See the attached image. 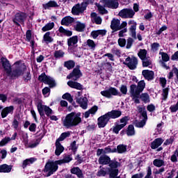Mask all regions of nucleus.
<instances>
[{
	"label": "nucleus",
	"instance_id": "obj_1",
	"mask_svg": "<svg viewBox=\"0 0 178 178\" xmlns=\"http://www.w3.org/2000/svg\"><path fill=\"white\" fill-rule=\"evenodd\" d=\"M81 123V113L72 112L67 114L65 119L63 120L64 127L70 129V127H76Z\"/></svg>",
	"mask_w": 178,
	"mask_h": 178
},
{
	"label": "nucleus",
	"instance_id": "obj_2",
	"mask_svg": "<svg viewBox=\"0 0 178 178\" xmlns=\"http://www.w3.org/2000/svg\"><path fill=\"white\" fill-rule=\"evenodd\" d=\"M144 88H145V81L144 80L140 81L138 83V85L132 84L130 86V94L131 95H140L143 91H144Z\"/></svg>",
	"mask_w": 178,
	"mask_h": 178
},
{
	"label": "nucleus",
	"instance_id": "obj_3",
	"mask_svg": "<svg viewBox=\"0 0 178 178\" xmlns=\"http://www.w3.org/2000/svg\"><path fill=\"white\" fill-rule=\"evenodd\" d=\"M58 163L56 161H49L46 163L44 169V173H46L45 177H49V176L54 175L56 170H58Z\"/></svg>",
	"mask_w": 178,
	"mask_h": 178
},
{
	"label": "nucleus",
	"instance_id": "obj_4",
	"mask_svg": "<svg viewBox=\"0 0 178 178\" xmlns=\"http://www.w3.org/2000/svg\"><path fill=\"white\" fill-rule=\"evenodd\" d=\"M37 108L40 116H44V112L47 116H51L54 113V111L49 106L43 105L41 102L38 103Z\"/></svg>",
	"mask_w": 178,
	"mask_h": 178
},
{
	"label": "nucleus",
	"instance_id": "obj_5",
	"mask_svg": "<svg viewBox=\"0 0 178 178\" xmlns=\"http://www.w3.org/2000/svg\"><path fill=\"white\" fill-rule=\"evenodd\" d=\"M14 66L15 69L13 72V76L15 77H19V76H22L26 72V65L20 63V62H16Z\"/></svg>",
	"mask_w": 178,
	"mask_h": 178
},
{
	"label": "nucleus",
	"instance_id": "obj_6",
	"mask_svg": "<svg viewBox=\"0 0 178 178\" xmlns=\"http://www.w3.org/2000/svg\"><path fill=\"white\" fill-rule=\"evenodd\" d=\"M27 18V15L26 13L23 12H18L15 14L14 18L13 19V23L16 24V26H20V24H24V21Z\"/></svg>",
	"mask_w": 178,
	"mask_h": 178
},
{
	"label": "nucleus",
	"instance_id": "obj_7",
	"mask_svg": "<svg viewBox=\"0 0 178 178\" xmlns=\"http://www.w3.org/2000/svg\"><path fill=\"white\" fill-rule=\"evenodd\" d=\"M124 65L128 66L131 70H134V69H137V65H138V60L136 57H128L125 59V62Z\"/></svg>",
	"mask_w": 178,
	"mask_h": 178
},
{
	"label": "nucleus",
	"instance_id": "obj_8",
	"mask_svg": "<svg viewBox=\"0 0 178 178\" xmlns=\"http://www.w3.org/2000/svg\"><path fill=\"white\" fill-rule=\"evenodd\" d=\"M134 15H136V13L133 9L124 8L119 12V16L122 19H133Z\"/></svg>",
	"mask_w": 178,
	"mask_h": 178
},
{
	"label": "nucleus",
	"instance_id": "obj_9",
	"mask_svg": "<svg viewBox=\"0 0 178 178\" xmlns=\"http://www.w3.org/2000/svg\"><path fill=\"white\" fill-rule=\"evenodd\" d=\"M40 81H42L44 84H48L49 87H55V80L52 79L51 76H47L45 73H42L39 76Z\"/></svg>",
	"mask_w": 178,
	"mask_h": 178
},
{
	"label": "nucleus",
	"instance_id": "obj_10",
	"mask_svg": "<svg viewBox=\"0 0 178 178\" xmlns=\"http://www.w3.org/2000/svg\"><path fill=\"white\" fill-rule=\"evenodd\" d=\"M100 2L106 8H109L110 9H118L119 8V0H101Z\"/></svg>",
	"mask_w": 178,
	"mask_h": 178
},
{
	"label": "nucleus",
	"instance_id": "obj_11",
	"mask_svg": "<svg viewBox=\"0 0 178 178\" xmlns=\"http://www.w3.org/2000/svg\"><path fill=\"white\" fill-rule=\"evenodd\" d=\"M87 8V4L86 3H78L75 5L72 9V15H79L80 13H83L86 8Z\"/></svg>",
	"mask_w": 178,
	"mask_h": 178
},
{
	"label": "nucleus",
	"instance_id": "obj_12",
	"mask_svg": "<svg viewBox=\"0 0 178 178\" xmlns=\"http://www.w3.org/2000/svg\"><path fill=\"white\" fill-rule=\"evenodd\" d=\"M119 94V90L115 88H110L108 90H103L101 95L106 98H112V95L116 96Z\"/></svg>",
	"mask_w": 178,
	"mask_h": 178
},
{
	"label": "nucleus",
	"instance_id": "obj_13",
	"mask_svg": "<svg viewBox=\"0 0 178 178\" xmlns=\"http://www.w3.org/2000/svg\"><path fill=\"white\" fill-rule=\"evenodd\" d=\"M129 27V33L132 37V38H134L135 40L137 39V32L136 30H137V22L133 19H130L128 22Z\"/></svg>",
	"mask_w": 178,
	"mask_h": 178
},
{
	"label": "nucleus",
	"instance_id": "obj_14",
	"mask_svg": "<svg viewBox=\"0 0 178 178\" xmlns=\"http://www.w3.org/2000/svg\"><path fill=\"white\" fill-rule=\"evenodd\" d=\"M81 92H78L76 96V102L81 105L82 109H87L88 104H87V97H81Z\"/></svg>",
	"mask_w": 178,
	"mask_h": 178
},
{
	"label": "nucleus",
	"instance_id": "obj_15",
	"mask_svg": "<svg viewBox=\"0 0 178 178\" xmlns=\"http://www.w3.org/2000/svg\"><path fill=\"white\" fill-rule=\"evenodd\" d=\"M82 74L81 71H80V69L79 67H76L73 70L72 73H70L67 76V79H71L72 80H74L76 81V80H79L80 77H81Z\"/></svg>",
	"mask_w": 178,
	"mask_h": 178
},
{
	"label": "nucleus",
	"instance_id": "obj_16",
	"mask_svg": "<svg viewBox=\"0 0 178 178\" xmlns=\"http://www.w3.org/2000/svg\"><path fill=\"white\" fill-rule=\"evenodd\" d=\"M2 66L7 73V74L10 75L12 73V67H10V63H9V60L5 58H1Z\"/></svg>",
	"mask_w": 178,
	"mask_h": 178
},
{
	"label": "nucleus",
	"instance_id": "obj_17",
	"mask_svg": "<svg viewBox=\"0 0 178 178\" xmlns=\"http://www.w3.org/2000/svg\"><path fill=\"white\" fill-rule=\"evenodd\" d=\"M99 127H105L108 122H109V118L107 114H105L99 117L97 120Z\"/></svg>",
	"mask_w": 178,
	"mask_h": 178
},
{
	"label": "nucleus",
	"instance_id": "obj_18",
	"mask_svg": "<svg viewBox=\"0 0 178 178\" xmlns=\"http://www.w3.org/2000/svg\"><path fill=\"white\" fill-rule=\"evenodd\" d=\"M108 119H118L122 116V111L119 110H112L111 111L106 113Z\"/></svg>",
	"mask_w": 178,
	"mask_h": 178
},
{
	"label": "nucleus",
	"instance_id": "obj_19",
	"mask_svg": "<svg viewBox=\"0 0 178 178\" xmlns=\"http://www.w3.org/2000/svg\"><path fill=\"white\" fill-rule=\"evenodd\" d=\"M111 29L113 31H119L120 30V20L118 19H113L111 24Z\"/></svg>",
	"mask_w": 178,
	"mask_h": 178
},
{
	"label": "nucleus",
	"instance_id": "obj_20",
	"mask_svg": "<svg viewBox=\"0 0 178 178\" xmlns=\"http://www.w3.org/2000/svg\"><path fill=\"white\" fill-rule=\"evenodd\" d=\"M163 143L162 138H156L150 145L152 149H156L159 147H161Z\"/></svg>",
	"mask_w": 178,
	"mask_h": 178
},
{
	"label": "nucleus",
	"instance_id": "obj_21",
	"mask_svg": "<svg viewBox=\"0 0 178 178\" xmlns=\"http://www.w3.org/2000/svg\"><path fill=\"white\" fill-rule=\"evenodd\" d=\"M99 165H108L111 162V158L105 154L100 156L98 161Z\"/></svg>",
	"mask_w": 178,
	"mask_h": 178
},
{
	"label": "nucleus",
	"instance_id": "obj_22",
	"mask_svg": "<svg viewBox=\"0 0 178 178\" xmlns=\"http://www.w3.org/2000/svg\"><path fill=\"white\" fill-rule=\"evenodd\" d=\"M13 166L8 164H3L0 165V173H10Z\"/></svg>",
	"mask_w": 178,
	"mask_h": 178
},
{
	"label": "nucleus",
	"instance_id": "obj_23",
	"mask_svg": "<svg viewBox=\"0 0 178 178\" xmlns=\"http://www.w3.org/2000/svg\"><path fill=\"white\" fill-rule=\"evenodd\" d=\"M36 161H37V158H35V157H31V158L24 160L22 162L23 169H25L26 166H30V165H33V163H34V162H36Z\"/></svg>",
	"mask_w": 178,
	"mask_h": 178
},
{
	"label": "nucleus",
	"instance_id": "obj_24",
	"mask_svg": "<svg viewBox=\"0 0 178 178\" xmlns=\"http://www.w3.org/2000/svg\"><path fill=\"white\" fill-rule=\"evenodd\" d=\"M78 42H79V39L77 36H72V38L68 39L67 44H68L69 49H73V47H74V45H76V44H77Z\"/></svg>",
	"mask_w": 178,
	"mask_h": 178
},
{
	"label": "nucleus",
	"instance_id": "obj_25",
	"mask_svg": "<svg viewBox=\"0 0 178 178\" xmlns=\"http://www.w3.org/2000/svg\"><path fill=\"white\" fill-rule=\"evenodd\" d=\"M143 76L146 80H152L154 79V72L148 70H145L142 72Z\"/></svg>",
	"mask_w": 178,
	"mask_h": 178
},
{
	"label": "nucleus",
	"instance_id": "obj_26",
	"mask_svg": "<svg viewBox=\"0 0 178 178\" xmlns=\"http://www.w3.org/2000/svg\"><path fill=\"white\" fill-rule=\"evenodd\" d=\"M13 106H10L8 107H6L4 109L1 111V118L4 119V118H6L9 113H12L13 112Z\"/></svg>",
	"mask_w": 178,
	"mask_h": 178
},
{
	"label": "nucleus",
	"instance_id": "obj_27",
	"mask_svg": "<svg viewBox=\"0 0 178 178\" xmlns=\"http://www.w3.org/2000/svg\"><path fill=\"white\" fill-rule=\"evenodd\" d=\"M70 172L72 175H76L79 178H83V171L79 167H74L70 170Z\"/></svg>",
	"mask_w": 178,
	"mask_h": 178
},
{
	"label": "nucleus",
	"instance_id": "obj_28",
	"mask_svg": "<svg viewBox=\"0 0 178 178\" xmlns=\"http://www.w3.org/2000/svg\"><path fill=\"white\" fill-rule=\"evenodd\" d=\"M91 35L92 38L95 40L99 35L104 36L106 34V30H97V31H93L91 32Z\"/></svg>",
	"mask_w": 178,
	"mask_h": 178
},
{
	"label": "nucleus",
	"instance_id": "obj_29",
	"mask_svg": "<svg viewBox=\"0 0 178 178\" xmlns=\"http://www.w3.org/2000/svg\"><path fill=\"white\" fill-rule=\"evenodd\" d=\"M65 151V147H63L60 142H58L57 140L56 141V150H55V154L57 156H59L62 152Z\"/></svg>",
	"mask_w": 178,
	"mask_h": 178
},
{
	"label": "nucleus",
	"instance_id": "obj_30",
	"mask_svg": "<svg viewBox=\"0 0 178 178\" xmlns=\"http://www.w3.org/2000/svg\"><path fill=\"white\" fill-rule=\"evenodd\" d=\"M44 9H51V8H58L59 5L55 1H49L48 3L42 5Z\"/></svg>",
	"mask_w": 178,
	"mask_h": 178
},
{
	"label": "nucleus",
	"instance_id": "obj_31",
	"mask_svg": "<svg viewBox=\"0 0 178 178\" xmlns=\"http://www.w3.org/2000/svg\"><path fill=\"white\" fill-rule=\"evenodd\" d=\"M73 22H74V18H73L70 16H67V17H65L62 19L61 24L63 26H69L70 24H72V23H73Z\"/></svg>",
	"mask_w": 178,
	"mask_h": 178
},
{
	"label": "nucleus",
	"instance_id": "obj_32",
	"mask_svg": "<svg viewBox=\"0 0 178 178\" xmlns=\"http://www.w3.org/2000/svg\"><path fill=\"white\" fill-rule=\"evenodd\" d=\"M16 137H17V133H14L13 136L10 138H5L0 142V147H3V145H6L9 141L11 140H16Z\"/></svg>",
	"mask_w": 178,
	"mask_h": 178
},
{
	"label": "nucleus",
	"instance_id": "obj_33",
	"mask_svg": "<svg viewBox=\"0 0 178 178\" xmlns=\"http://www.w3.org/2000/svg\"><path fill=\"white\" fill-rule=\"evenodd\" d=\"M67 86L70 87L71 88H76V90H81V84H80L78 82H75L73 81H70L67 82Z\"/></svg>",
	"mask_w": 178,
	"mask_h": 178
},
{
	"label": "nucleus",
	"instance_id": "obj_34",
	"mask_svg": "<svg viewBox=\"0 0 178 178\" xmlns=\"http://www.w3.org/2000/svg\"><path fill=\"white\" fill-rule=\"evenodd\" d=\"M85 44L86 47L89 48V49H91L92 51H95L97 44H95V42H94V40L88 39Z\"/></svg>",
	"mask_w": 178,
	"mask_h": 178
},
{
	"label": "nucleus",
	"instance_id": "obj_35",
	"mask_svg": "<svg viewBox=\"0 0 178 178\" xmlns=\"http://www.w3.org/2000/svg\"><path fill=\"white\" fill-rule=\"evenodd\" d=\"M91 17H92V22H95L96 24H101V23H102V19H101L99 16L97 15V13H92Z\"/></svg>",
	"mask_w": 178,
	"mask_h": 178
},
{
	"label": "nucleus",
	"instance_id": "obj_36",
	"mask_svg": "<svg viewBox=\"0 0 178 178\" xmlns=\"http://www.w3.org/2000/svg\"><path fill=\"white\" fill-rule=\"evenodd\" d=\"M43 41L47 44H49L54 41V38L51 37V32H47L43 36Z\"/></svg>",
	"mask_w": 178,
	"mask_h": 178
},
{
	"label": "nucleus",
	"instance_id": "obj_37",
	"mask_svg": "<svg viewBox=\"0 0 178 178\" xmlns=\"http://www.w3.org/2000/svg\"><path fill=\"white\" fill-rule=\"evenodd\" d=\"M127 135L129 137H131V136H135L136 135V130L134 129V126L129 125V127L127 129Z\"/></svg>",
	"mask_w": 178,
	"mask_h": 178
},
{
	"label": "nucleus",
	"instance_id": "obj_38",
	"mask_svg": "<svg viewBox=\"0 0 178 178\" xmlns=\"http://www.w3.org/2000/svg\"><path fill=\"white\" fill-rule=\"evenodd\" d=\"M142 63L143 67H148L152 65V61L149 57H146L145 58L142 59Z\"/></svg>",
	"mask_w": 178,
	"mask_h": 178
},
{
	"label": "nucleus",
	"instance_id": "obj_39",
	"mask_svg": "<svg viewBox=\"0 0 178 178\" xmlns=\"http://www.w3.org/2000/svg\"><path fill=\"white\" fill-rule=\"evenodd\" d=\"M55 27V24L54 22H49L47 24L44 26L42 28L43 31H49V30H52Z\"/></svg>",
	"mask_w": 178,
	"mask_h": 178
},
{
	"label": "nucleus",
	"instance_id": "obj_40",
	"mask_svg": "<svg viewBox=\"0 0 178 178\" xmlns=\"http://www.w3.org/2000/svg\"><path fill=\"white\" fill-rule=\"evenodd\" d=\"M70 161H72V157H70V156H66L63 159L56 161V163H58V165H62L63 163H69Z\"/></svg>",
	"mask_w": 178,
	"mask_h": 178
},
{
	"label": "nucleus",
	"instance_id": "obj_41",
	"mask_svg": "<svg viewBox=\"0 0 178 178\" xmlns=\"http://www.w3.org/2000/svg\"><path fill=\"white\" fill-rule=\"evenodd\" d=\"M153 165L157 168H161V166H165V161L161 159H154L153 161Z\"/></svg>",
	"mask_w": 178,
	"mask_h": 178
},
{
	"label": "nucleus",
	"instance_id": "obj_42",
	"mask_svg": "<svg viewBox=\"0 0 178 178\" xmlns=\"http://www.w3.org/2000/svg\"><path fill=\"white\" fill-rule=\"evenodd\" d=\"M58 31L59 33H61V34H63V35H67L68 37H70L72 34V31L65 29L63 26H60Z\"/></svg>",
	"mask_w": 178,
	"mask_h": 178
},
{
	"label": "nucleus",
	"instance_id": "obj_43",
	"mask_svg": "<svg viewBox=\"0 0 178 178\" xmlns=\"http://www.w3.org/2000/svg\"><path fill=\"white\" fill-rule=\"evenodd\" d=\"M67 137H70V131H67V132H64V133L61 134V135L56 140V141H58V143L60 141H63V140H65V138H67Z\"/></svg>",
	"mask_w": 178,
	"mask_h": 178
},
{
	"label": "nucleus",
	"instance_id": "obj_44",
	"mask_svg": "<svg viewBox=\"0 0 178 178\" xmlns=\"http://www.w3.org/2000/svg\"><path fill=\"white\" fill-rule=\"evenodd\" d=\"M117 149L119 154H123L127 151V146L124 145H120L117 147Z\"/></svg>",
	"mask_w": 178,
	"mask_h": 178
},
{
	"label": "nucleus",
	"instance_id": "obj_45",
	"mask_svg": "<svg viewBox=\"0 0 178 178\" xmlns=\"http://www.w3.org/2000/svg\"><path fill=\"white\" fill-rule=\"evenodd\" d=\"M138 56H139L141 60L143 59H145L147 58V50L145 49H140L139 52L138 53Z\"/></svg>",
	"mask_w": 178,
	"mask_h": 178
},
{
	"label": "nucleus",
	"instance_id": "obj_46",
	"mask_svg": "<svg viewBox=\"0 0 178 178\" xmlns=\"http://www.w3.org/2000/svg\"><path fill=\"white\" fill-rule=\"evenodd\" d=\"M159 55H161V61L163 62H169V60H170V57H169V55L165 52L160 51Z\"/></svg>",
	"mask_w": 178,
	"mask_h": 178
},
{
	"label": "nucleus",
	"instance_id": "obj_47",
	"mask_svg": "<svg viewBox=\"0 0 178 178\" xmlns=\"http://www.w3.org/2000/svg\"><path fill=\"white\" fill-rule=\"evenodd\" d=\"M65 56V52L62 50H58L54 52V58L56 59H60V58H63Z\"/></svg>",
	"mask_w": 178,
	"mask_h": 178
},
{
	"label": "nucleus",
	"instance_id": "obj_48",
	"mask_svg": "<svg viewBox=\"0 0 178 178\" xmlns=\"http://www.w3.org/2000/svg\"><path fill=\"white\" fill-rule=\"evenodd\" d=\"M120 122L121 123L120 124V126H122V128L123 129L127 124V122H129V117L125 116L121 118Z\"/></svg>",
	"mask_w": 178,
	"mask_h": 178
},
{
	"label": "nucleus",
	"instance_id": "obj_49",
	"mask_svg": "<svg viewBox=\"0 0 178 178\" xmlns=\"http://www.w3.org/2000/svg\"><path fill=\"white\" fill-rule=\"evenodd\" d=\"M22 138L25 145H29V134L27 133H23L22 134Z\"/></svg>",
	"mask_w": 178,
	"mask_h": 178
},
{
	"label": "nucleus",
	"instance_id": "obj_50",
	"mask_svg": "<svg viewBox=\"0 0 178 178\" xmlns=\"http://www.w3.org/2000/svg\"><path fill=\"white\" fill-rule=\"evenodd\" d=\"M64 65L67 69H73V67H74V62L73 60L66 61Z\"/></svg>",
	"mask_w": 178,
	"mask_h": 178
},
{
	"label": "nucleus",
	"instance_id": "obj_51",
	"mask_svg": "<svg viewBox=\"0 0 178 178\" xmlns=\"http://www.w3.org/2000/svg\"><path fill=\"white\" fill-rule=\"evenodd\" d=\"M97 9H98L99 13H101V15H106V13H108V10H106V9H105V7H104L99 4H97Z\"/></svg>",
	"mask_w": 178,
	"mask_h": 178
},
{
	"label": "nucleus",
	"instance_id": "obj_52",
	"mask_svg": "<svg viewBox=\"0 0 178 178\" xmlns=\"http://www.w3.org/2000/svg\"><path fill=\"white\" fill-rule=\"evenodd\" d=\"M122 129H123V128L122 127L121 125L117 124V125L113 127V128H112L113 133H114L115 134H119V131H121Z\"/></svg>",
	"mask_w": 178,
	"mask_h": 178
},
{
	"label": "nucleus",
	"instance_id": "obj_53",
	"mask_svg": "<svg viewBox=\"0 0 178 178\" xmlns=\"http://www.w3.org/2000/svg\"><path fill=\"white\" fill-rule=\"evenodd\" d=\"M63 99H67L68 102L72 103L73 102V97L70 93H65L63 95Z\"/></svg>",
	"mask_w": 178,
	"mask_h": 178
},
{
	"label": "nucleus",
	"instance_id": "obj_54",
	"mask_svg": "<svg viewBox=\"0 0 178 178\" xmlns=\"http://www.w3.org/2000/svg\"><path fill=\"white\" fill-rule=\"evenodd\" d=\"M140 99L143 102H149V95L147 93H143L140 95Z\"/></svg>",
	"mask_w": 178,
	"mask_h": 178
},
{
	"label": "nucleus",
	"instance_id": "obj_55",
	"mask_svg": "<svg viewBox=\"0 0 178 178\" xmlns=\"http://www.w3.org/2000/svg\"><path fill=\"white\" fill-rule=\"evenodd\" d=\"M106 173H108V170H106V168H102L97 172V176H106Z\"/></svg>",
	"mask_w": 178,
	"mask_h": 178
},
{
	"label": "nucleus",
	"instance_id": "obj_56",
	"mask_svg": "<svg viewBox=\"0 0 178 178\" xmlns=\"http://www.w3.org/2000/svg\"><path fill=\"white\" fill-rule=\"evenodd\" d=\"M146 122H147V121H145V120H142L141 121H136L135 122V126H136V127L141 128L143 126H145Z\"/></svg>",
	"mask_w": 178,
	"mask_h": 178
},
{
	"label": "nucleus",
	"instance_id": "obj_57",
	"mask_svg": "<svg viewBox=\"0 0 178 178\" xmlns=\"http://www.w3.org/2000/svg\"><path fill=\"white\" fill-rule=\"evenodd\" d=\"M86 26L84 24H81L80 22H78L76 25V31H83L85 29Z\"/></svg>",
	"mask_w": 178,
	"mask_h": 178
},
{
	"label": "nucleus",
	"instance_id": "obj_58",
	"mask_svg": "<svg viewBox=\"0 0 178 178\" xmlns=\"http://www.w3.org/2000/svg\"><path fill=\"white\" fill-rule=\"evenodd\" d=\"M159 47H161V44H159V43L158 42L153 43L152 44V51H153V52H156V51L159 49Z\"/></svg>",
	"mask_w": 178,
	"mask_h": 178
},
{
	"label": "nucleus",
	"instance_id": "obj_59",
	"mask_svg": "<svg viewBox=\"0 0 178 178\" xmlns=\"http://www.w3.org/2000/svg\"><path fill=\"white\" fill-rule=\"evenodd\" d=\"M12 127H13L15 130H19V122L16 118H14L12 122Z\"/></svg>",
	"mask_w": 178,
	"mask_h": 178
},
{
	"label": "nucleus",
	"instance_id": "obj_60",
	"mask_svg": "<svg viewBox=\"0 0 178 178\" xmlns=\"http://www.w3.org/2000/svg\"><path fill=\"white\" fill-rule=\"evenodd\" d=\"M134 42V40H133V38H128L127 46H126L127 49H130V48H131V45H133Z\"/></svg>",
	"mask_w": 178,
	"mask_h": 178
},
{
	"label": "nucleus",
	"instance_id": "obj_61",
	"mask_svg": "<svg viewBox=\"0 0 178 178\" xmlns=\"http://www.w3.org/2000/svg\"><path fill=\"white\" fill-rule=\"evenodd\" d=\"M118 45H120V47H121L122 48H123V47H126V39L119 38L118 39Z\"/></svg>",
	"mask_w": 178,
	"mask_h": 178
},
{
	"label": "nucleus",
	"instance_id": "obj_62",
	"mask_svg": "<svg viewBox=\"0 0 178 178\" xmlns=\"http://www.w3.org/2000/svg\"><path fill=\"white\" fill-rule=\"evenodd\" d=\"M50 91H51V89H49V88L45 87V88L42 90V94H43V95H44L45 97H48V96L49 95Z\"/></svg>",
	"mask_w": 178,
	"mask_h": 178
},
{
	"label": "nucleus",
	"instance_id": "obj_63",
	"mask_svg": "<svg viewBox=\"0 0 178 178\" xmlns=\"http://www.w3.org/2000/svg\"><path fill=\"white\" fill-rule=\"evenodd\" d=\"M152 170L151 167H148L147 175H145V178H153L152 177Z\"/></svg>",
	"mask_w": 178,
	"mask_h": 178
},
{
	"label": "nucleus",
	"instance_id": "obj_64",
	"mask_svg": "<svg viewBox=\"0 0 178 178\" xmlns=\"http://www.w3.org/2000/svg\"><path fill=\"white\" fill-rule=\"evenodd\" d=\"M120 91H121L122 94H124V95H126V94H127V86L124 85L121 86L120 88Z\"/></svg>",
	"mask_w": 178,
	"mask_h": 178
}]
</instances>
